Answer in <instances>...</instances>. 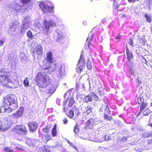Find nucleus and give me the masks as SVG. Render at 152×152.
Listing matches in <instances>:
<instances>
[{
	"label": "nucleus",
	"instance_id": "obj_26",
	"mask_svg": "<svg viewBox=\"0 0 152 152\" xmlns=\"http://www.w3.org/2000/svg\"><path fill=\"white\" fill-rule=\"evenodd\" d=\"M18 24V22L16 20L12 21L10 25V27L11 28H16Z\"/></svg>",
	"mask_w": 152,
	"mask_h": 152
},
{
	"label": "nucleus",
	"instance_id": "obj_53",
	"mask_svg": "<svg viewBox=\"0 0 152 152\" xmlns=\"http://www.w3.org/2000/svg\"><path fill=\"white\" fill-rule=\"evenodd\" d=\"M50 148L49 147L47 146H44V150L45 152H50Z\"/></svg>",
	"mask_w": 152,
	"mask_h": 152
},
{
	"label": "nucleus",
	"instance_id": "obj_11",
	"mask_svg": "<svg viewBox=\"0 0 152 152\" xmlns=\"http://www.w3.org/2000/svg\"><path fill=\"white\" fill-rule=\"evenodd\" d=\"M24 109L23 107H20L16 113L11 115L14 118H18L21 117L24 113Z\"/></svg>",
	"mask_w": 152,
	"mask_h": 152
},
{
	"label": "nucleus",
	"instance_id": "obj_1",
	"mask_svg": "<svg viewBox=\"0 0 152 152\" xmlns=\"http://www.w3.org/2000/svg\"><path fill=\"white\" fill-rule=\"evenodd\" d=\"M10 75L4 76L0 77V83L2 85L11 88L18 87L19 86V81L17 79V74L13 72Z\"/></svg>",
	"mask_w": 152,
	"mask_h": 152
},
{
	"label": "nucleus",
	"instance_id": "obj_38",
	"mask_svg": "<svg viewBox=\"0 0 152 152\" xmlns=\"http://www.w3.org/2000/svg\"><path fill=\"white\" fill-rule=\"evenodd\" d=\"M75 101L74 99L73 98H71L69 101L68 104V107H70L72 106L73 104L74 103Z\"/></svg>",
	"mask_w": 152,
	"mask_h": 152
},
{
	"label": "nucleus",
	"instance_id": "obj_44",
	"mask_svg": "<svg viewBox=\"0 0 152 152\" xmlns=\"http://www.w3.org/2000/svg\"><path fill=\"white\" fill-rule=\"evenodd\" d=\"M33 141L32 140V139L30 138H26V143L29 146H31L32 145V142Z\"/></svg>",
	"mask_w": 152,
	"mask_h": 152
},
{
	"label": "nucleus",
	"instance_id": "obj_37",
	"mask_svg": "<svg viewBox=\"0 0 152 152\" xmlns=\"http://www.w3.org/2000/svg\"><path fill=\"white\" fill-rule=\"evenodd\" d=\"M72 109L74 110H75V114L77 115H80V112L79 111V110L78 108H76L75 106H74L72 107Z\"/></svg>",
	"mask_w": 152,
	"mask_h": 152
},
{
	"label": "nucleus",
	"instance_id": "obj_55",
	"mask_svg": "<svg viewBox=\"0 0 152 152\" xmlns=\"http://www.w3.org/2000/svg\"><path fill=\"white\" fill-rule=\"evenodd\" d=\"M136 83L139 84H141L142 83V82L140 79V78L139 77H138L136 79Z\"/></svg>",
	"mask_w": 152,
	"mask_h": 152
},
{
	"label": "nucleus",
	"instance_id": "obj_36",
	"mask_svg": "<svg viewBox=\"0 0 152 152\" xmlns=\"http://www.w3.org/2000/svg\"><path fill=\"white\" fill-rule=\"evenodd\" d=\"M152 135V134L151 133H150L149 132H143L142 134V135L143 137L145 138L149 137Z\"/></svg>",
	"mask_w": 152,
	"mask_h": 152
},
{
	"label": "nucleus",
	"instance_id": "obj_64",
	"mask_svg": "<svg viewBox=\"0 0 152 152\" xmlns=\"http://www.w3.org/2000/svg\"><path fill=\"white\" fill-rule=\"evenodd\" d=\"M60 100L58 98H57L56 100V102L57 104H58V105H60Z\"/></svg>",
	"mask_w": 152,
	"mask_h": 152
},
{
	"label": "nucleus",
	"instance_id": "obj_42",
	"mask_svg": "<svg viewBox=\"0 0 152 152\" xmlns=\"http://www.w3.org/2000/svg\"><path fill=\"white\" fill-rule=\"evenodd\" d=\"M56 88L52 86L50 88L49 92L50 94L53 93L56 91Z\"/></svg>",
	"mask_w": 152,
	"mask_h": 152
},
{
	"label": "nucleus",
	"instance_id": "obj_24",
	"mask_svg": "<svg viewBox=\"0 0 152 152\" xmlns=\"http://www.w3.org/2000/svg\"><path fill=\"white\" fill-rule=\"evenodd\" d=\"M144 17L146 18L147 21L148 23H150L152 21V17L150 15H148L146 13H145Z\"/></svg>",
	"mask_w": 152,
	"mask_h": 152
},
{
	"label": "nucleus",
	"instance_id": "obj_2",
	"mask_svg": "<svg viewBox=\"0 0 152 152\" xmlns=\"http://www.w3.org/2000/svg\"><path fill=\"white\" fill-rule=\"evenodd\" d=\"M36 79L37 85L40 88V90L42 91H43V89L50 84L51 79L49 76L44 72L38 73Z\"/></svg>",
	"mask_w": 152,
	"mask_h": 152
},
{
	"label": "nucleus",
	"instance_id": "obj_3",
	"mask_svg": "<svg viewBox=\"0 0 152 152\" xmlns=\"http://www.w3.org/2000/svg\"><path fill=\"white\" fill-rule=\"evenodd\" d=\"M17 99L14 95H9L6 96L4 101V104L5 106L10 105L15 108L18 107Z\"/></svg>",
	"mask_w": 152,
	"mask_h": 152
},
{
	"label": "nucleus",
	"instance_id": "obj_8",
	"mask_svg": "<svg viewBox=\"0 0 152 152\" xmlns=\"http://www.w3.org/2000/svg\"><path fill=\"white\" fill-rule=\"evenodd\" d=\"M86 63L85 59L83 58V56L81 54L77 64V67L76 70L78 73H80L83 70V68L85 67L84 65Z\"/></svg>",
	"mask_w": 152,
	"mask_h": 152
},
{
	"label": "nucleus",
	"instance_id": "obj_59",
	"mask_svg": "<svg viewBox=\"0 0 152 152\" xmlns=\"http://www.w3.org/2000/svg\"><path fill=\"white\" fill-rule=\"evenodd\" d=\"M67 142L69 145L73 148H75V146L73 143L70 142L69 140H67Z\"/></svg>",
	"mask_w": 152,
	"mask_h": 152
},
{
	"label": "nucleus",
	"instance_id": "obj_41",
	"mask_svg": "<svg viewBox=\"0 0 152 152\" xmlns=\"http://www.w3.org/2000/svg\"><path fill=\"white\" fill-rule=\"evenodd\" d=\"M79 126L78 125L76 124L74 127V131L75 134H77L79 132Z\"/></svg>",
	"mask_w": 152,
	"mask_h": 152
},
{
	"label": "nucleus",
	"instance_id": "obj_10",
	"mask_svg": "<svg viewBox=\"0 0 152 152\" xmlns=\"http://www.w3.org/2000/svg\"><path fill=\"white\" fill-rule=\"evenodd\" d=\"M57 34V38L56 39L57 42H60L61 43H63L64 42V40L65 37V36L63 34L61 30L57 29L56 31Z\"/></svg>",
	"mask_w": 152,
	"mask_h": 152
},
{
	"label": "nucleus",
	"instance_id": "obj_40",
	"mask_svg": "<svg viewBox=\"0 0 152 152\" xmlns=\"http://www.w3.org/2000/svg\"><path fill=\"white\" fill-rule=\"evenodd\" d=\"M137 100L138 104H140L144 103V100L142 97H138L137 98Z\"/></svg>",
	"mask_w": 152,
	"mask_h": 152
},
{
	"label": "nucleus",
	"instance_id": "obj_12",
	"mask_svg": "<svg viewBox=\"0 0 152 152\" xmlns=\"http://www.w3.org/2000/svg\"><path fill=\"white\" fill-rule=\"evenodd\" d=\"M6 106L4 105V106L1 107L0 110L1 113H4L7 114L11 113L14 110L17 108L13 107L12 106L7 107H6Z\"/></svg>",
	"mask_w": 152,
	"mask_h": 152
},
{
	"label": "nucleus",
	"instance_id": "obj_31",
	"mask_svg": "<svg viewBox=\"0 0 152 152\" xmlns=\"http://www.w3.org/2000/svg\"><path fill=\"white\" fill-rule=\"evenodd\" d=\"M16 56L12 53L9 54L8 56V59L10 61H13L15 58Z\"/></svg>",
	"mask_w": 152,
	"mask_h": 152
},
{
	"label": "nucleus",
	"instance_id": "obj_57",
	"mask_svg": "<svg viewBox=\"0 0 152 152\" xmlns=\"http://www.w3.org/2000/svg\"><path fill=\"white\" fill-rule=\"evenodd\" d=\"M129 43L132 47H133L134 46V44L133 43V41L131 38H130L129 39Z\"/></svg>",
	"mask_w": 152,
	"mask_h": 152
},
{
	"label": "nucleus",
	"instance_id": "obj_15",
	"mask_svg": "<svg viewBox=\"0 0 152 152\" xmlns=\"http://www.w3.org/2000/svg\"><path fill=\"white\" fill-rule=\"evenodd\" d=\"M95 120L92 118H91L88 120L86 122V127L89 128H91L95 124Z\"/></svg>",
	"mask_w": 152,
	"mask_h": 152
},
{
	"label": "nucleus",
	"instance_id": "obj_28",
	"mask_svg": "<svg viewBox=\"0 0 152 152\" xmlns=\"http://www.w3.org/2000/svg\"><path fill=\"white\" fill-rule=\"evenodd\" d=\"M91 95L94 100L96 101H100L101 100V98L99 97L94 92L92 93Z\"/></svg>",
	"mask_w": 152,
	"mask_h": 152
},
{
	"label": "nucleus",
	"instance_id": "obj_27",
	"mask_svg": "<svg viewBox=\"0 0 152 152\" xmlns=\"http://www.w3.org/2000/svg\"><path fill=\"white\" fill-rule=\"evenodd\" d=\"M30 80L29 78H28L27 77H26L23 81V84L24 86L25 87H28L29 86V81Z\"/></svg>",
	"mask_w": 152,
	"mask_h": 152
},
{
	"label": "nucleus",
	"instance_id": "obj_16",
	"mask_svg": "<svg viewBox=\"0 0 152 152\" xmlns=\"http://www.w3.org/2000/svg\"><path fill=\"white\" fill-rule=\"evenodd\" d=\"M143 4L146 7H147L148 10L149 11L151 10L152 0H145L143 2Z\"/></svg>",
	"mask_w": 152,
	"mask_h": 152
},
{
	"label": "nucleus",
	"instance_id": "obj_45",
	"mask_svg": "<svg viewBox=\"0 0 152 152\" xmlns=\"http://www.w3.org/2000/svg\"><path fill=\"white\" fill-rule=\"evenodd\" d=\"M108 115H106L105 114V115L104 116V119H106L107 121H110L112 120L113 118L111 116H109Z\"/></svg>",
	"mask_w": 152,
	"mask_h": 152
},
{
	"label": "nucleus",
	"instance_id": "obj_19",
	"mask_svg": "<svg viewBox=\"0 0 152 152\" xmlns=\"http://www.w3.org/2000/svg\"><path fill=\"white\" fill-rule=\"evenodd\" d=\"M112 140L110 134H107L104 136L101 140H99V142H102L104 141H107L108 140Z\"/></svg>",
	"mask_w": 152,
	"mask_h": 152
},
{
	"label": "nucleus",
	"instance_id": "obj_34",
	"mask_svg": "<svg viewBox=\"0 0 152 152\" xmlns=\"http://www.w3.org/2000/svg\"><path fill=\"white\" fill-rule=\"evenodd\" d=\"M51 127L50 125H48L46 126V127L43 129V131L44 132H49V129Z\"/></svg>",
	"mask_w": 152,
	"mask_h": 152
},
{
	"label": "nucleus",
	"instance_id": "obj_61",
	"mask_svg": "<svg viewBox=\"0 0 152 152\" xmlns=\"http://www.w3.org/2000/svg\"><path fill=\"white\" fill-rule=\"evenodd\" d=\"M10 31L12 33L14 32L15 31V28H10Z\"/></svg>",
	"mask_w": 152,
	"mask_h": 152
},
{
	"label": "nucleus",
	"instance_id": "obj_56",
	"mask_svg": "<svg viewBox=\"0 0 152 152\" xmlns=\"http://www.w3.org/2000/svg\"><path fill=\"white\" fill-rule=\"evenodd\" d=\"M135 149L136 151L138 152H141L143 150L142 148H139L138 147H136Z\"/></svg>",
	"mask_w": 152,
	"mask_h": 152
},
{
	"label": "nucleus",
	"instance_id": "obj_33",
	"mask_svg": "<svg viewBox=\"0 0 152 152\" xmlns=\"http://www.w3.org/2000/svg\"><path fill=\"white\" fill-rule=\"evenodd\" d=\"M20 57L21 61H25L26 59V56L23 53H21L20 55Z\"/></svg>",
	"mask_w": 152,
	"mask_h": 152
},
{
	"label": "nucleus",
	"instance_id": "obj_6",
	"mask_svg": "<svg viewBox=\"0 0 152 152\" xmlns=\"http://www.w3.org/2000/svg\"><path fill=\"white\" fill-rule=\"evenodd\" d=\"M30 18L29 16L26 17L24 19L20 26V32L24 33L28 28L30 23Z\"/></svg>",
	"mask_w": 152,
	"mask_h": 152
},
{
	"label": "nucleus",
	"instance_id": "obj_7",
	"mask_svg": "<svg viewBox=\"0 0 152 152\" xmlns=\"http://www.w3.org/2000/svg\"><path fill=\"white\" fill-rule=\"evenodd\" d=\"M13 131L17 134L21 135H25L28 132L26 127L23 125L16 126L13 129Z\"/></svg>",
	"mask_w": 152,
	"mask_h": 152
},
{
	"label": "nucleus",
	"instance_id": "obj_35",
	"mask_svg": "<svg viewBox=\"0 0 152 152\" xmlns=\"http://www.w3.org/2000/svg\"><path fill=\"white\" fill-rule=\"evenodd\" d=\"M110 112V110L109 109V108L108 107V105H107L104 109V115H108L109 114Z\"/></svg>",
	"mask_w": 152,
	"mask_h": 152
},
{
	"label": "nucleus",
	"instance_id": "obj_32",
	"mask_svg": "<svg viewBox=\"0 0 152 152\" xmlns=\"http://www.w3.org/2000/svg\"><path fill=\"white\" fill-rule=\"evenodd\" d=\"M76 87L77 89H82L81 91H83V90H85L84 88H85L84 84L82 83L78 85L77 84L76 85Z\"/></svg>",
	"mask_w": 152,
	"mask_h": 152
},
{
	"label": "nucleus",
	"instance_id": "obj_21",
	"mask_svg": "<svg viewBox=\"0 0 152 152\" xmlns=\"http://www.w3.org/2000/svg\"><path fill=\"white\" fill-rule=\"evenodd\" d=\"M92 96L89 95L86 96L84 99V102H91L92 101Z\"/></svg>",
	"mask_w": 152,
	"mask_h": 152
},
{
	"label": "nucleus",
	"instance_id": "obj_48",
	"mask_svg": "<svg viewBox=\"0 0 152 152\" xmlns=\"http://www.w3.org/2000/svg\"><path fill=\"white\" fill-rule=\"evenodd\" d=\"M44 137L45 139L47 142L50 140L51 138V137L48 134H45Z\"/></svg>",
	"mask_w": 152,
	"mask_h": 152
},
{
	"label": "nucleus",
	"instance_id": "obj_5",
	"mask_svg": "<svg viewBox=\"0 0 152 152\" xmlns=\"http://www.w3.org/2000/svg\"><path fill=\"white\" fill-rule=\"evenodd\" d=\"M56 25V24L53 20H50L49 21H47L46 20H45L42 26V28L43 30L46 32L47 35H48L50 28Z\"/></svg>",
	"mask_w": 152,
	"mask_h": 152
},
{
	"label": "nucleus",
	"instance_id": "obj_23",
	"mask_svg": "<svg viewBox=\"0 0 152 152\" xmlns=\"http://www.w3.org/2000/svg\"><path fill=\"white\" fill-rule=\"evenodd\" d=\"M51 134L53 137L56 136L57 135L56 125V124H55L52 129Z\"/></svg>",
	"mask_w": 152,
	"mask_h": 152
},
{
	"label": "nucleus",
	"instance_id": "obj_49",
	"mask_svg": "<svg viewBox=\"0 0 152 152\" xmlns=\"http://www.w3.org/2000/svg\"><path fill=\"white\" fill-rule=\"evenodd\" d=\"M151 113V111L149 109H147L143 112L144 115L147 116L149 115Z\"/></svg>",
	"mask_w": 152,
	"mask_h": 152
},
{
	"label": "nucleus",
	"instance_id": "obj_17",
	"mask_svg": "<svg viewBox=\"0 0 152 152\" xmlns=\"http://www.w3.org/2000/svg\"><path fill=\"white\" fill-rule=\"evenodd\" d=\"M47 61L50 63L53 62L54 60L52 57V54L50 52H48L47 53Z\"/></svg>",
	"mask_w": 152,
	"mask_h": 152
},
{
	"label": "nucleus",
	"instance_id": "obj_47",
	"mask_svg": "<svg viewBox=\"0 0 152 152\" xmlns=\"http://www.w3.org/2000/svg\"><path fill=\"white\" fill-rule=\"evenodd\" d=\"M93 38V36L92 35L91 36V37H88L87 38V39L86 40L87 42L88 41V40H89V41L88 42V47H89V46L91 45V43L90 42H91L92 41V39Z\"/></svg>",
	"mask_w": 152,
	"mask_h": 152
},
{
	"label": "nucleus",
	"instance_id": "obj_13",
	"mask_svg": "<svg viewBox=\"0 0 152 152\" xmlns=\"http://www.w3.org/2000/svg\"><path fill=\"white\" fill-rule=\"evenodd\" d=\"M28 126L30 131L32 132H35L38 126L37 123L35 121L29 122Z\"/></svg>",
	"mask_w": 152,
	"mask_h": 152
},
{
	"label": "nucleus",
	"instance_id": "obj_51",
	"mask_svg": "<svg viewBox=\"0 0 152 152\" xmlns=\"http://www.w3.org/2000/svg\"><path fill=\"white\" fill-rule=\"evenodd\" d=\"M4 150L7 152H12L13 151V150L11 149L9 147H5Z\"/></svg>",
	"mask_w": 152,
	"mask_h": 152
},
{
	"label": "nucleus",
	"instance_id": "obj_29",
	"mask_svg": "<svg viewBox=\"0 0 152 152\" xmlns=\"http://www.w3.org/2000/svg\"><path fill=\"white\" fill-rule=\"evenodd\" d=\"M44 71L46 72H48V73H50V71L53 72L54 71V69H52L51 68V66H50L49 67H44Z\"/></svg>",
	"mask_w": 152,
	"mask_h": 152
},
{
	"label": "nucleus",
	"instance_id": "obj_60",
	"mask_svg": "<svg viewBox=\"0 0 152 152\" xmlns=\"http://www.w3.org/2000/svg\"><path fill=\"white\" fill-rule=\"evenodd\" d=\"M102 128H99L98 129V132L99 134H100L103 133V132H102Z\"/></svg>",
	"mask_w": 152,
	"mask_h": 152
},
{
	"label": "nucleus",
	"instance_id": "obj_58",
	"mask_svg": "<svg viewBox=\"0 0 152 152\" xmlns=\"http://www.w3.org/2000/svg\"><path fill=\"white\" fill-rule=\"evenodd\" d=\"M22 1L23 4H26L30 2L31 0H22Z\"/></svg>",
	"mask_w": 152,
	"mask_h": 152
},
{
	"label": "nucleus",
	"instance_id": "obj_14",
	"mask_svg": "<svg viewBox=\"0 0 152 152\" xmlns=\"http://www.w3.org/2000/svg\"><path fill=\"white\" fill-rule=\"evenodd\" d=\"M42 47L40 45H38L34 50V52H36V54L39 56H41L43 54V51Z\"/></svg>",
	"mask_w": 152,
	"mask_h": 152
},
{
	"label": "nucleus",
	"instance_id": "obj_4",
	"mask_svg": "<svg viewBox=\"0 0 152 152\" xmlns=\"http://www.w3.org/2000/svg\"><path fill=\"white\" fill-rule=\"evenodd\" d=\"M12 117L9 116L5 117L1 121V124L2 125V129L5 130L9 128L13 124Z\"/></svg>",
	"mask_w": 152,
	"mask_h": 152
},
{
	"label": "nucleus",
	"instance_id": "obj_43",
	"mask_svg": "<svg viewBox=\"0 0 152 152\" xmlns=\"http://www.w3.org/2000/svg\"><path fill=\"white\" fill-rule=\"evenodd\" d=\"M27 36L29 38H32L34 37L33 35L31 32L29 30L27 33Z\"/></svg>",
	"mask_w": 152,
	"mask_h": 152
},
{
	"label": "nucleus",
	"instance_id": "obj_22",
	"mask_svg": "<svg viewBox=\"0 0 152 152\" xmlns=\"http://www.w3.org/2000/svg\"><path fill=\"white\" fill-rule=\"evenodd\" d=\"M66 114L67 116L70 118H72L73 117L74 113V110H69L68 112L66 113Z\"/></svg>",
	"mask_w": 152,
	"mask_h": 152
},
{
	"label": "nucleus",
	"instance_id": "obj_25",
	"mask_svg": "<svg viewBox=\"0 0 152 152\" xmlns=\"http://www.w3.org/2000/svg\"><path fill=\"white\" fill-rule=\"evenodd\" d=\"M12 8L13 10H18L21 8V7L18 4H12Z\"/></svg>",
	"mask_w": 152,
	"mask_h": 152
},
{
	"label": "nucleus",
	"instance_id": "obj_30",
	"mask_svg": "<svg viewBox=\"0 0 152 152\" xmlns=\"http://www.w3.org/2000/svg\"><path fill=\"white\" fill-rule=\"evenodd\" d=\"M91 107L89 105H88L87 106L85 107L87 114H89L91 112Z\"/></svg>",
	"mask_w": 152,
	"mask_h": 152
},
{
	"label": "nucleus",
	"instance_id": "obj_54",
	"mask_svg": "<svg viewBox=\"0 0 152 152\" xmlns=\"http://www.w3.org/2000/svg\"><path fill=\"white\" fill-rule=\"evenodd\" d=\"M87 66L88 68L89 69H92V66L90 62H88L87 63Z\"/></svg>",
	"mask_w": 152,
	"mask_h": 152
},
{
	"label": "nucleus",
	"instance_id": "obj_62",
	"mask_svg": "<svg viewBox=\"0 0 152 152\" xmlns=\"http://www.w3.org/2000/svg\"><path fill=\"white\" fill-rule=\"evenodd\" d=\"M63 121L64 123V124H67V122H68V121H67V119L66 118H64L63 119Z\"/></svg>",
	"mask_w": 152,
	"mask_h": 152
},
{
	"label": "nucleus",
	"instance_id": "obj_46",
	"mask_svg": "<svg viewBox=\"0 0 152 152\" xmlns=\"http://www.w3.org/2000/svg\"><path fill=\"white\" fill-rule=\"evenodd\" d=\"M7 75L6 74V73L4 72V70H1L0 71V77H4V76H7Z\"/></svg>",
	"mask_w": 152,
	"mask_h": 152
},
{
	"label": "nucleus",
	"instance_id": "obj_9",
	"mask_svg": "<svg viewBox=\"0 0 152 152\" xmlns=\"http://www.w3.org/2000/svg\"><path fill=\"white\" fill-rule=\"evenodd\" d=\"M39 7L45 13H52L53 12L52 6L50 7L44 3H40L39 4Z\"/></svg>",
	"mask_w": 152,
	"mask_h": 152
},
{
	"label": "nucleus",
	"instance_id": "obj_63",
	"mask_svg": "<svg viewBox=\"0 0 152 152\" xmlns=\"http://www.w3.org/2000/svg\"><path fill=\"white\" fill-rule=\"evenodd\" d=\"M68 100L67 99H66V100L64 99L63 101V106L66 105V103L67 102Z\"/></svg>",
	"mask_w": 152,
	"mask_h": 152
},
{
	"label": "nucleus",
	"instance_id": "obj_39",
	"mask_svg": "<svg viewBox=\"0 0 152 152\" xmlns=\"http://www.w3.org/2000/svg\"><path fill=\"white\" fill-rule=\"evenodd\" d=\"M140 110L141 111H142L144 109H145L146 107L147 104L146 103L144 102L142 104H140Z\"/></svg>",
	"mask_w": 152,
	"mask_h": 152
},
{
	"label": "nucleus",
	"instance_id": "obj_18",
	"mask_svg": "<svg viewBox=\"0 0 152 152\" xmlns=\"http://www.w3.org/2000/svg\"><path fill=\"white\" fill-rule=\"evenodd\" d=\"M127 56V59L129 62L132 63L133 62V56L132 52H129L126 53Z\"/></svg>",
	"mask_w": 152,
	"mask_h": 152
},
{
	"label": "nucleus",
	"instance_id": "obj_50",
	"mask_svg": "<svg viewBox=\"0 0 152 152\" xmlns=\"http://www.w3.org/2000/svg\"><path fill=\"white\" fill-rule=\"evenodd\" d=\"M99 94L100 95H102L104 94V92L102 88H99L98 89V91Z\"/></svg>",
	"mask_w": 152,
	"mask_h": 152
},
{
	"label": "nucleus",
	"instance_id": "obj_52",
	"mask_svg": "<svg viewBox=\"0 0 152 152\" xmlns=\"http://www.w3.org/2000/svg\"><path fill=\"white\" fill-rule=\"evenodd\" d=\"M116 0H114V2H113V5L115 7V9H116L118 8H119L120 7V5L118 4V5H117L116 4Z\"/></svg>",
	"mask_w": 152,
	"mask_h": 152
},
{
	"label": "nucleus",
	"instance_id": "obj_20",
	"mask_svg": "<svg viewBox=\"0 0 152 152\" xmlns=\"http://www.w3.org/2000/svg\"><path fill=\"white\" fill-rule=\"evenodd\" d=\"M60 68L59 69L60 75L62 78L65 74V72L64 70V67L62 66H60Z\"/></svg>",
	"mask_w": 152,
	"mask_h": 152
}]
</instances>
